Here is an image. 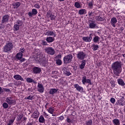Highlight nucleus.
Returning a JSON list of instances; mask_svg holds the SVG:
<instances>
[{
    "mask_svg": "<svg viewBox=\"0 0 125 125\" xmlns=\"http://www.w3.org/2000/svg\"><path fill=\"white\" fill-rule=\"evenodd\" d=\"M22 118H23V115L22 114H19L17 117V121H21Z\"/></svg>",
    "mask_w": 125,
    "mask_h": 125,
    "instance_id": "obj_41",
    "label": "nucleus"
},
{
    "mask_svg": "<svg viewBox=\"0 0 125 125\" xmlns=\"http://www.w3.org/2000/svg\"><path fill=\"white\" fill-rule=\"evenodd\" d=\"M86 64V61L83 60L82 61L81 65H80V68L81 69V70H83V69H84V66H85Z\"/></svg>",
    "mask_w": 125,
    "mask_h": 125,
    "instance_id": "obj_24",
    "label": "nucleus"
},
{
    "mask_svg": "<svg viewBox=\"0 0 125 125\" xmlns=\"http://www.w3.org/2000/svg\"><path fill=\"white\" fill-rule=\"evenodd\" d=\"M14 31H17L19 30V26L18 24H14Z\"/></svg>",
    "mask_w": 125,
    "mask_h": 125,
    "instance_id": "obj_42",
    "label": "nucleus"
},
{
    "mask_svg": "<svg viewBox=\"0 0 125 125\" xmlns=\"http://www.w3.org/2000/svg\"><path fill=\"white\" fill-rule=\"evenodd\" d=\"M111 69L113 74L117 77H120V74L122 73V62L117 61L112 64Z\"/></svg>",
    "mask_w": 125,
    "mask_h": 125,
    "instance_id": "obj_1",
    "label": "nucleus"
},
{
    "mask_svg": "<svg viewBox=\"0 0 125 125\" xmlns=\"http://www.w3.org/2000/svg\"><path fill=\"white\" fill-rule=\"evenodd\" d=\"M27 125H33V123L28 122V123L27 124Z\"/></svg>",
    "mask_w": 125,
    "mask_h": 125,
    "instance_id": "obj_61",
    "label": "nucleus"
},
{
    "mask_svg": "<svg viewBox=\"0 0 125 125\" xmlns=\"http://www.w3.org/2000/svg\"><path fill=\"white\" fill-rule=\"evenodd\" d=\"M13 123H14V120L10 119L8 122V125H11L12 124H13Z\"/></svg>",
    "mask_w": 125,
    "mask_h": 125,
    "instance_id": "obj_48",
    "label": "nucleus"
},
{
    "mask_svg": "<svg viewBox=\"0 0 125 125\" xmlns=\"http://www.w3.org/2000/svg\"><path fill=\"white\" fill-rule=\"evenodd\" d=\"M12 49H13V43L10 41H7L5 45L3 47V52L10 53Z\"/></svg>",
    "mask_w": 125,
    "mask_h": 125,
    "instance_id": "obj_2",
    "label": "nucleus"
},
{
    "mask_svg": "<svg viewBox=\"0 0 125 125\" xmlns=\"http://www.w3.org/2000/svg\"><path fill=\"white\" fill-rule=\"evenodd\" d=\"M15 59L16 61H20V62H24L26 61L25 58H23V54L18 53L15 56Z\"/></svg>",
    "mask_w": 125,
    "mask_h": 125,
    "instance_id": "obj_6",
    "label": "nucleus"
},
{
    "mask_svg": "<svg viewBox=\"0 0 125 125\" xmlns=\"http://www.w3.org/2000/svg\"><path fill=\"white\" fill-rule=\"evenodd\" d=\"M62 71L66 76H69L72 75V73L70 72V69L67 66L64 67L62 68Z\"/></svg>",
    "mask_w": 125,
    "mask_h": 125,
    "instance_id": "obj_13",
    "label": "nucleus"
},
{
    "mask_svg": "<svg viewBox=\"0 0 125 125\" xmlns=\"http://www.w3.org/2000/svg\"><path fill=\"white\" fill-rule=\"evenodd\" d=\"M25 48H21V49L20 50V52H19V53H22V54H23V53L25 52Z\"/></svg>",
    "mask_w": 125,
    "mask_h": 125,
    "instance_id": "obj_51",
    "label": "nucleus"
},
{
    "mask_svg": "<svg viewBox=\"0 0 125 125\" xmlns=\"http://www.w3.org/2000/svg\"><path fill=\"white\" fill-rule=\"evenodd\" d=\"M45 36H51L55 37V32H53L52 31H48L46 32Z\"/></svg>",
    "mask_w": 125,
    "mask_h": 125,
    "instance_id": "obj_22",
    "label": "nucleus"
},
{
    "mask_svg": "<svg viewBox=\"0 0 125 125\" xmlns=\"http://www.w3.org/2000/svg\"><path fill=\"white\" fill-rule=\"evenodd\" d=\"M50 19L52 21H53V20H55L56 18V16L53 15H52L50 17Z\"/></svg>",
    "mask_w": 125,
    "mask_h": 125,
    "instance_id": "obj_50",
    "label": "nucleus"
},
{
    "mask_svg": "<svg viewBox=\"0 0 125 125\" xmlns=\"http://www.w3.org/2000/svg\"><path fill=\"white\" fill-rule=\"evenodd\" d=\"M112 123L114 125H121V123H120V120H119V119H114L112 121Z\"/></svg>",
    "mask_w": 125,
    "mask_h": 125,
    "instance_id": "obj_27",
    "label": "nucleus"
},
{
    "mask_svg": "<svg viewBox=\"0 0 125 125\" xmlns=\"http://www.w3.org/2000/svg\"><path fill=\"white\" fill-rule=\"evenodd\" d=\"M33 71L34 74H40L42 72V69L40 67L35 66L33 68Z\"/></svg>",
    "mask_w": 125,
    "mask_h": 125,
    "instance_id": "obj_18",
    "label": "nucleus"
},
{
    "mask_svg": "<svg viewBox=\"0 0 125 125\" xmlns=\"http://www.w3.org/2000/svg\"><path fill=\"white\" fill-rule=\"evenodd\" d=\"M110 101L112 104H115V102H116V99H115L114 98H111Z\"/></svg>",
    "mask_w": 125,
    "mask_h": 125,
    "instance_id": "obj_46",
    "label": "nucleus"
},
{
    "mask_svg": "<svg viewBox=\"0 0 125 125\" xmlns=\"http://www.w3.org/2000/svg\"><path fill=\"white\" fill-rule=\"evenodd\" d=\"M39 123H41V124H44L45 123V120L44 119V117L42 116V115H41L39 119Z\"/></svg>",
    "mask_w": 125,
    "mask_h": 125,
    "instance_id": "obj_26",
    "label": "nucleus"
},
{
    "mask_svg": "<svg viewBox=\"0 0 125 125\" xmlns=\"http://www.w3.org/2000/svg\"><path fill=\"white\" fill-rule=\"evenodd\" d=\"M73 60V55L71 54H69L64 57H63V61L64 64H69L70 62H72Z\"/></svg>",
    "mask_w": 125,
    "mask_h": 125,
    "instance_id": "obj_3",
    "label": "nucleus"
},
{
    "mask_svg": "<svg viewBox=\"0 0 125 125\" xmlns=\"http://www.w3.org/2000/svg\"><path fill=\"white\" fill-rule=\"evenodd\" d=\"M37 90L39 92H40V93H43L44 92V87H43V85L40 83H38Z\"/></svg>",
    "mask_w": 125,
    "mask_h": 125,
    "instance_id": "obj_10",
    "label": "nucleus"
},
{
    "mask_svg": "<svg viewBox=\"0 0 125 125\" xmlns=\"http://www.w3.org/2000/svg\"><path fill=\"white\" fill-rule=\"evenodd\" d=\"M14 79H15V80H16L17 81H24V79L22 78V76H21L20 75H15L13 77Z\"/></svg>",
    "mask_w": 125,
    "mask_h": 125,
    "instance_id": "obj_20",
    "label": "nucleus"
},
{
    "mask_svg": "<svg viewBox=\"0 0 125 125\" xmlns=\"http://www.w3.org/2000/svg\"><path fill=\"white\" fill-rule=\"evenodd\" d=\"M46 41L47 42H54V39L53 37H47L46 39Z\"/></svg>",
    "mask_w": 125,
    "mask_h": 125,
    "instance_id": "obj_29",
    "label": "nucleus"
},
{
    "mask_svg": "<svg viewBox=\"0 0 125 125\" xmlns=\"http://www.w3.org/2000/svg\"><path fill=\"white\" fill-rule=\"evenodd\" d=\"M99 40H100V38H99V37L98 36H95L93 39V41L94 42H99Z\"/></svg>",
    "mask_w": 125,
    "mask_h": 125,
    "instance_id": "obj_37",
    "label": "nucleus"
},
{
    "mask_svg": "<svg viewBox=\"0 0 125 125\" xmlns=\"http://www.w3.org/2000/svg\"><path fill=\"white\" fill-rule=\"evenodd\" d=\"M117 22H118V21H117V19L116 18H112L111 19L110 23L112 27L116 28V24Z\"/></svg>",
    "mask_w": 125,
    "mask_h": 125,
    "instance_id": "obj_17",
    "label": "nucleus"
},
{
    "mask_svg": "<svg viewBox=\"0 0 125 125\" xmlns=\"http://www.w3.org/2000/svg\"><path fill=\"white\" fill-rule=\"evenodd\" d=\"M52 15V14H51V12H50V11H48L47 12V14H46V16L48 18H50V17Z\"/></svg>",
    "mask_w": 125,
    "mask_h": 125,
    "instance_id": "obj_44",
    "label": "nucleus"
},
{
    "mask_svg": "<svg viewBox=\"0 0 125 125\" xmlns=\"http://www.w3.org/2000/svg\"><path fill=\"white\" fill-rule=\"evenodd\" d=\"M26 82L27 83H35V81L30 77H28L26 79Z\"/></svg>",
    "mask_w": 125,
    "mask_h": 125,
    "instance_id": "obj_36",
    "label": "nucleus"
},
{
    "mask_svg": "<svg viewBox=\"0 0 125 125\" xmlns=\"http://www.w3.org/2000/svg\"><path fill=\"white\" fill-rule=\"evenodd\" d=\"M85 125H92V119H89L85 121Z\"/></svg>",
    "mask_w": 125,
    "mask_h": 125,
    "instance_id": "obj_35",
    "label": "nucleus"
},
{
    "mask_svg": "<svg viewBox=\"0 0 125 125\" xmlns=\"http://www.w3.org/2000/svg\"><path fill=\"white\" fill-rule=\"evenodd\" d=\"M57 92V89H50V90L49 91V94H51V95H53L54 93H56Z\"/></svg>",
    "mask_w": 125,
    "mask_h": 125,
    "instance_id": "obj_30",
    "label": "nucleus"
},
{
    "mask_svg": "<svg viewBox=\"0 0 125 125\" xmlns=\"http://www.w3.org/2000/svg\"><path fill=\"white\" fill-rule=\"evenodd\" d=\"M82 83L83 84H85V83H89V84H92V82H91V80L90 79H86V76H83L82 77Z\"/></svg>",
    "mask_w": 125,
    "mask_h": 125,
    "instance_id": "obj_9",
    "label": "nucleus"
},
{
    "mask_svg": "<svg viewBox=\"0 0 125 125\" xmlns=\"http://www.w3.org/2000/svg\"><path fill=\"white\" fill-rule=\"evenodd\" d=\"M40 63L43 67H45V66L47 65V61H46V60H44L42 61H40Z\"/></svg>",
    "mask_w": 125,
    "mask_h": 125,
    "instance_id": "obj_33",
    "label": "nucleus"
},
{
    "mask_svg": "<svg viewBox=\"0 0 125 125\" xmlns=\"http://www.w3.org/2000/svg\"><path fill=\"white\" fill-rule=\"evenodd\" d=\"M74 6L76 8H82V5H81L79 1L75 2Z\"/></svg>",
    "mask_w": 125,
    "mask_h": 125,
    "instance_id": "obj_32",
    "label": "nucleus"
},
{
    "mask_svg": "<svg viewBox=\"0 0 125 125\" xmlns=\"http://www.w3.org/2000/svg\"><path fill=\"white\" fill-rule=\"evenodd\" d=\"M47 111H48V113L50 114H53V112H54V108L52 107V106H50L48 109H47Z\"/></svg>",
    "mask_w": 125,
    "mask_h": 125,
    "instance_id": "obj_34",
    "label": "nucleus"
},
{
    "mask_svg": "<svg viewBox=\"0 0 125 125\" xmlns=\"http://www.w3.org/2000/svg\"><path fill=\"white\" fill-rule=\"evenodd\" d=\"M45 52L50 55H54L55 54V50L51 47H46L44 49Z\"/></svg>",
    "mask_w": 125,
    "mask_h": 125,
    "instance_id": "obj_7",
    "label": "nucleus"
},
{
    "mask_svg": "<svg viewBox=\"0 0 125 125\" xmlns=\"http://www.w3.org/2000/svg\"><path fill=\"white\" fill-rule=\"evenodd\" d=\"M79 14L80 15H83V14H86V10L84 9H82L79 10Z\"/></svg>",
    "mask_w": 125,
    "mask_h": 125,
    "instance_id": "obj_28",
    "label": "nucleus"
},
{
    "mask_svg": "<svg viewBox=\"0 0 125 125\" xmlns=\"http://www.w3.org/2000/svg\"><path fill=\"white\" fill-rule=\"evenodd\" d=\"M38 14V10L36 9L33 8L31 12L28 13V15L29 17H33V16H36Z\"/></svg>",
    "mask_w": 125,
    "mask_h": 125,
    "instance_id": "obj_11",
    "label": "nucleus"
},
{
    "mask_svg": "<svg viewBox=\"0 0 125 125\" xmlns=\"http://www.w3.org/2000/svg\"><path fill=\"white\" fill-rule=\"evenodd\" d=\"M23 120H24V121H27V118H26V117H23Z\"/></svg>",
    "mask_w": 125,
    "mask_h": 125,
    "instance_id": "obj_64",
    "label": "nucleus"
},
{
    "mask_svg": "<svg viewBox=\"0 0 125 125\" xmlns=\"http://www.w3.org/2000/svg\"><path fill=\"white\" fill-rule=\"evenodd\" d=\"M9 20V16L8 15H5L3 16L1 20L2 24H4V23H7Z\"/></svg>",
    "mask_w": 125,
    "mask_h": 125,
    "instance_id": "obj_14",
    "label": "nucleus"
},
{
    "mask_svg": "<svg viewBox=\"0 0 125 125\" xmlns=\"http://www.w3.org/2000/svg\"><path fill=\"white\" fill-rule=\"evenodd\" d=\"M66 122H67V124H69V125H71V124H73L72 119H71V118H70L69 116L67 117Z\"/></svg>",
    "mask_w": 125,
    "mask_h": 125,
    "instance_id": "obj_31",
    "label": "nucleus"
},
{
    "mask_svg": "<svg viewBox=\"0 0 125 125\" xmlns=\"http://www.w3.org/2000/svg\"><path fill=\"white\" fill-rule=\"evenodd\" d=\"M57 56H58V58H61V57H62L61 55H59Z\"/></svg>",
    "mask_w": 125,
    "mask_h": 125,
    "instance_id": "obj_62",
    "label": "nucleus"
},
{
    "mask_svg": "<svg viewBox=\"0 0 125 125\" xmlns=\"http://www.w3.org/2000/svg\"><path fill=\"white\" fill-rule=\"evenodd\" d=\"M95 19L97 21H104L105 20V18L102 17V15L100 14L99 15V16H97L95 17Z\"/></svg>",
    "mask_w": 125,
    "mask_h": 125,
    "instance_id": "obj_19",
    "label": "nucleus"
},
{
    "mask_svg": "<svg viewBox=\"0 0 125 125\" xmlns=\"http://www.w3.org/2000/svg\"><path fill=\"white\" fill-rule=\"evenodd\" d=\"M99 14V10L94 9V15H98Z\"/></svg>",
    "mask_w": 125,
    "mask_h": 125,
    "instance_id": "obj_49",
    "label": "nucleus"
},
{
    "mask_svg": "<svg viewBox=\"0 0 125 125\" xmlns=\"http://www.w3.org/2000/svg\"><path fill=\"white\" fill-rule=\"evenodd\" d=\"M14 9H16L21 5V3L20 2H16L12 4Z\"/></svg>",
    "mask_w": 125,
    "mask_h": 125,
    "instance_id": "obj_23",
    "label": "nucleus"
},
{
    "mask_svg": "<svg viewBox=\"0 0 125 125\" xmlns=\"http://www.w3.org/2000/svg\"><path fill=\"white\" fill-rule=\"evenodd\" d=\"M40 116V112L38 110H35L31 115L33 119H38Z\"/></svg>",
    "mask_w": 125,
    "mask_h": 125,
    "instance_id": "obj_15",
    "label": "nucleus"
},
{
    "mask_svg": "<svg viewBox=\"0 0 125 125\" xmlns=\"http://www.w3.org/2000/svg\"><path fill=\"white\" fill-rule=\"evenodd\" d=\"M16 23V24L18 25L19 27H21L23 25V21H17Z\"/></svg>",
    "mask_w": 125,
    "mask_h": 125,
    "instance_id": "obj_40",
    "label": "nucleus"
},
{
    "mask_svg": "<svg viewBox=\"0 0 125 125\" xmlns=\"http://www.w3.org/2000/svg\"><path fill=\"white\" fill-rule=\"evenodd\" d=\"M118 83L119 85H121V86H124L125 85V82H124V80L123 79H119L117 80Z\"/></svg>",
    "mask_w": 125,
    "mask_h": 125,
    "instance_id": "obj_25",
    "label": "nucleus"
},
{
    "mask_svg": "<svg viewBox=\"0 0 125 125\" xmlns=\"http://www.w3.org/2000/svg\"><path fill=\"white\" fill-rule=\"evenodd\" d=\"M56 72V71H53L52 72V74H55Z\"/></svg>",
    "mask_w": 125,
    "mask_h": 125,
    "instance_id": "obj_63",
    "label": "nucleus"
},
{
    "mask_svg": "<svg viewBox=\"0 0 125 125\" xmlns=\"http://www.w3.org/2000/svg\"><path fill=\"white\" fill-rule=\"evenodd\" d=\"M3 92V90L2 89V88H1V87H0V93H1Z\"/></svg>",
    "mask_w": 125,
    "mask_h": 125,
    "instance_id": "obj_59",
    "label": "nucleus"
},
{
    "mask_svg": "<svg viewBox=\"0 0 125 125\" xmlns=\"http://www.w3.org/2000/svg\"><path fill=\"white\" fill-rule=\"evenodd\" d=\"M47 105H48V103H46L45 105V109H47Z\"/></svg>",
    "mask_w": 125,
    "mask_h": 125,
    "instance_id": "obj_60",
    "label": "nucleus"
},
{
    "mask_svg": "<svg viewBox=\"0 0 125 125\" xmlns=\"http://www.w3.org/2000/svg\"><path fill=\"white\" fill-rule=\"evenodd\" d=\"M34 7H35V8H37L38 9L41 8V6H40V4H39L38 3L34 4Z\"/></svg>",
    "mask_w": 125,
    "mask_h": 125,
    "instance_id": "obj_45",
    "label": "nucleus"
},
{
    "mask_svg": "<svg viewBox=\"0 0 125 125\" xmlns=\"http://www.w3.org/2000/svg\"><path fill=\"white\" fill-rule=\"evenodd\" d=\"M115 105L116 106H125V103L124 101H121V100H118L117 102L116 103Z\"/></svg>",
    "mask_w": 125,
    "mask_h": 125,
    "instance_id": "obj_21",
    "label": "nucleus"
},
{
    "mask_svg": "<svg viewBox=\"0 0 125 125\" xmlns=\"http://www.w3.org/2000/svg\"><path fill=\"white\" fill-rule=\"evenodd\" d=\"M88 15L89 16H93L94 15V11H93V12H90V11L88 12Z\"/></svg>",
    "mask_w": 125,
    "mask_h": 125,
    "instance_id": "obj_53",
    "label": "nucleus"
},
{
    "mask_svg": "<svg viewBox=\"0 0 125 125\" xmlns=\"http://www.w3.org/2000/svg\"><path fill=\"white\" fill-rule=\"evenodd\" d=\"M96 22L93 20L89 21V28L90 29H95L96 27Z\"/></svg>",
    "mask_w": 125,
    "mask_h": 125,
    "instance_id": "obj_12",
    "label": "nucleus"
},
{
    "mask_svg": "<svg viewBox=\"0 0 125 125\" xmlns=\"http://www.w3.org/2000/svg\"><path fill=\"white\" fill-rule=\"evenodd\" d=\"M77 58L78 60H83L84 58H86V53L83 52V51H79L76 54Z\"/></svg>",
    "mask_w": 125,
    "mask_h": 125,
    "instance_id": "obj_5",
    "label": "nucleus"
},
{
    "mask_svg": "<svg viewBox=\"0 0 125 125\" xmlns=\"http://www.w3.org/2000/svg\"><path fill=\"white\" fill-rule=\"evenodd\" d=\"M56 63L57 64V65H58L59 66H61V65H62V61L60 59L56 60Z\"/></svg>",
    "mask_w": 125,
    "mask_h": 125,
    "instance_id": "obj_38",
    "label": "nucleus"
},
{
    "mask_svg": "<svg viewBox=\"0 0 125 125\" xmlns=\"http://www.w3.org/2000/svg\"><path fill=\"white\" fill-rule=\"evenodd\" d=\"M6 92H9L10 91V89H7L6 88H3V89Z\"/></svg>",
    "mask_w": 125,
    "mask_h": 125,
    "instance_id": "obj_57",
    "label": "nucleus"
},
{
    "mask_svg": "<svg viewBox=\"0 0 125 125\" xmlns=\"http://www.w3.org/2000/svg\"><path fill=\"white\" fill-rule=\"evenodd\" d=\"M33 97V96L30 95L28 97L25 98V99H26L27 100H32Z\"/></svg>",
    "mask_w": 125,
    "mask_h": 125,
    "instance_id": "obj_47",
    "label": "nucleus"
},
{
    "mask_svg": "<svg viewBox=\"0 0 125 125\" xmlns=\"http://www.w3.org/2000/svg\"><path fill=\"white\" fill-rule=\"evenodd\" d=\"M5 26L4 24H0V29H4L5 28Z\"/></svg>",
    "mask_w": 125,
    "mask_h": 125,
    "instance_id": "obj_58",
    "label": "nucleus"
},
{
    "mask_svg": "<svg viewBox=\"0 0 125 125\" xmlns=\"http://www.w3.org/2000/svg\"><path fill=\"white\" fill-rule=\"evenodd\" d=\"M74 86L78 91H79L80 92H83V87L80 86L79 84H75L74 85Z\"/></svg>",
    "mask_w": 125,
    "mask_h": 125,
    "instance_id": "obj_16",
    "label": "nucleus"
},
{
    "mask_svg": "<svg viewBox=\"0 0 125 125\" xmlns=\"http://www.w3.org/2000/svg\"><path fill=\"white\" fill-rule=\"evenodd\" d=\"M110 83L111 84L112 87H115V83L113 81H111Z\"/></svg>",
    "mask_w": 125,
    "mask_h": 125,
    "instance_id": "obj_55",
    "label": "nucleus"
},
{
    "mask_svg": "<svg viewBox=\"0 0 125 125\" xmlns=\"http://www.w3.org/2000/svg\"><path fill=\"white\" fill-rule=\"evenodd\" d=\"M88 5L89 6L90 8L92 9V7H93V3H92V1L89 2Z\"/></svg>",
    "mask_w": 125,
    "mask_h": 125,
    "instance_id": "obj_52",
    "label": "nucleus"
},
{
    "mask_svg": "<svg viewBox=\"0 0 125 125\" xmlns=\"http://www.w3.org/2000/svg\"><path fill=\"white\" fill-rule=\"evenodd\" d=\"M92 46V49L93 50H94V51H96V50H97V49H98V48H99V46H98V45H95L94 44H93Z\"/></svg>",
    "mask_w": 125,
    "mask_h": 125,
    "instance_id": "obj_39",
    "label": "nucleus"
},
{
    "mask_svg": "<svg viewBox=\"0 0 125 125\" xmlns=\"http://www.w3.org/2000/svg\"><path fill=\"white\" fill-rule=\"evenodd\" d=\"M2 106L4 109H7V108H8V104H7V103H4L2 104Z\"/></svg>",
    "mask_w": 125,
    "mask_h": 125,
    "instance_id": "obj_43",
    "label": "nucleus"
},
{
    "mask_svg": "<svg viewBox=\"0 0 125 125\" xmlns=\"http://www.w3.org/2000/svg\"><path fill=\"white\" fill-rule=\"evenodd\" d=\"M42 45H48V44H47V42H46L44 41H42Z\"/></svg>",
    "mask_w": 125,
    "mask_h": 125,
    "instance_id": "obj_54",
    "label": "nucleus"
},
{
    "mask_svg": "<svg viewBox=\"0 0 125 125\" xmlns=\"http://www.w3.org/2000/svg\"><path fill=\"white\" fill-rule=\"evenodd\" d=\"M93 33H90L89 36L84 37L82 38L83 41L85 42H90L93 37Z\"/></svg>",
    "mask_w": 125,
    "mask_h": 125,
    "instance_id": "obj_8",
    "label": "nucleus"
},
{
    "mask_svg": "<svg viewBox=\"0 0 125 125\" xmlns=\"http://www.w3.org/2000/svg\"><path fill=\"white\" fill-rule=\"evenodd\" d=\"M64 119H65V118L63 116H61L59 117V120L60 121H63V120H64Z\"/></svg>",
    "mask_w": 125,
    "mask_h": 125,
    "instance_id": "obj_56",
    "label": "nucleus"
},
{
    "mask_svg": "<svg viewBox=\"0 0 125 125\" xmlns=\"http://www.w3.org/2000/svg\"><path fill=\"white\" fill-rule=\"evenodd\" d=\"M5 101L8 105H11L12 106L16 104V100H15V99H14L13 97H9L6 98Z\"/></svg>",
    "mask_w": 125,
    "mask_h": 125,
    "instance_id": "obj_4",
    "label": "nucleus"
}]
</instances>
